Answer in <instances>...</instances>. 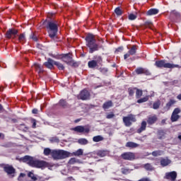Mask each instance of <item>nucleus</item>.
Wrapping results in <instances>:
<instances>
[{"label":"nucleus","mask_w":181,"mask_h":181,"mask_svg":"<svg viewBox=\"0 0 181 181\" xmlns=\"http://www.w3.org/2000/svg\"><path fill=\"white\" fill-rule=\"evenodd\" d=\"M26 175L25 173H21L20 174V177H25Z\"/></svg>","instance_id":"13d9d810"},{"label":"nucleus","mask_w":181,"mask_h":181,"mask_svg":"<svg viewBox=\"0 0 181 181\" xmlns=\"http://www.w3.org/2000/svg\"><path fill=\"white\" fill-rule=\"evenodd\" d=\"M144 168L146 169V170H153V167H152V165L149 163L145 164Z\"/></svg>","instance_id":"a19ab883"},{"label":"nucleus","mask_w":181,"mask_h":181,"mask_svg":"<svg viewBox=\"0 0 181 181\" xmlns=\"http://www.w3.org/2000/svg\"><path fill=\"white\" fill-rule=\"evenodd\" d=\"M135 57H132V58H130L129 59L131 60V62H134V60H135Z\"/></svg>","instance_id":"680f3d73"},{"label":"nucleus","mask_w":181,"mask_h":181,"mask_svg":"<svg viewBox=\"0 0 181 181\" xmlns=\"http://www.w3.org/2000/svg\"><path fill=\"white\" fill-rule=\"evenodd\" d=\"M75 122H78V120H76Z\"/></svg>","instance_id":"69168bd1"},{"label":"nucleus","mask_w":181,"mask_h":181,"mask_svg":"<svg viewBox=\"0 0 181 181\" xmlns=\"http://www.w3.org/2000/svg\"><path fill=\"white\" fill-rule=\"evenodd\" d=\"M145 26L146 28H150V29H152L153 24L151 21H147L145 23Z\"/></svg>","instance_id":"de8ad7c7"},{"label":"nucleus","mask_w":181,"mask_h":181,"mask_svg":"<svg viewBox=\"0 0 181 181\" xmlns=\"http://www.w3.org/2000/svg\"><path fill=\"white\" fill-rule=\"evenodd\" d=\"M24 162H26L31 168H37L38 169H45V168H50V163L34 158L33 157L25 156L23 158Z\"/></svg>","instance_id":"f257e3e1"},{"label":"nucleus","mask_w":181,"mask_h":181,"mask_svg":"<svg viewBox=\"0 0 181 181\" xmlns=\"http://www.w3.org/2000/svg\"><path fill=\"white\" fill-rule=\"evenodd\" d=\"M160 163L161 166L165 168V166H168V165H170V163H172V160H170L168 158H162L160 159Z\"/></svg>","instance_id":"a211bd4d"},{"label":"nucleus","mask_w":181,"mask_h":181,"mask_svg":"<svg viewBox=\"0 0 181 181\" xmlns=\"http://www.w3.org/2000/svg\"><path fill=\"white\" fill-rule=\"evenodd\" d=\"M176 104V100L170 99L168 103H167L165 108L167 110V111H169L170 110V107L175 105Z\"/></svg>","instance_id":"b1692460"},{"label":"nucleus","mask_w":181,"mask_h":181,"mask_svg":"<svg viewBox=\"0 0 181 181\" xmlns=\"http://www.w3.org/2000/svg\"><path fill=\"white\" fill-rule=\"evenodd\" d=\"M33 114H37V109H33L32 110Z\"/></svg>","instance_id":"4d7b16f0"},{"label":"nucleus","mask_w":181,"mask_h":181,"mask_svg":"<svg viewBox=\"0 0 181 181\" xmlns=\"http://www.w3.org/2000/svg\"><path fill=\"white\" fill-rule=\"evenodd\" d=\"M74 163H77V160L74 158H71L69 161V165H74Z\"/></svg>","instance_id":"49530a36"},{"label":"nucleus","mask_w":181,"mask_h":181,"mask_svg":"<svg viewBox=\"0 0 181 181\" xmlns=\"http://www.w3.org/2000/svg\"><path fill=\"white\" fill-rule=\"evenodd\" d=\"M98 41L101 42L102 43H104V40L103 39H101V38L98 39Z\"/></svg>","instance_id":"052dcab7"},{"label":"nucleus","mask_w":181,"mask_h":181,"mask_svg":"<svg viewBox=\"0 0 181 181\" xmlns=\"http://www.w3.org/2000/svg\"><path fill=\"white\" fill-rule=\"evenodd\" d=\"M160 107V100H157L153 103V110H158Z\"/></svg>","instance_id":"f704fd0d"},{"label":"nucleus","mask_w":181,"mask_h":181,"mask_svg":"<svg viewBox=\"0 0 181 181\" xmlns=\"http://www.w3.org/2000/svg\"><path fill=\"white\" fill-rule=\"evenodd\" d=\"M114 117H115V115L113 114L112 112L107 113V115H106V118L107 119H111L114 118Z\"/></svg>","instance_id":"37998d69"},{"label":"nucleus","mask_w":181,"mask_h":181,"mask_svg":"<svg viewBox=\"0 0 181 181\" xmlns=\"http://www.w3.org/2000/svg\"><path fill=\"white\" fill-rule=\"evenodd\" d=\"M159 13V9L157 8H151L148 10L146 13L147 16H152V15H158Z\"/></svg>","instance_id":"4be33fe9"},{"label":"nucleus","mask_w":181,"mask_h":181,"mask_svg":"<svg viewBox=\"0 0 181 181\" xmlns=\"http://www.w3.org/2000/svg\"><path fill=\"white\" fill-rule=\"evenodd\" d=\"M123 122L125 127H131V125H132V122H136V117L135 115H128L126 117H123Z\"/></svg>","instance_id":"6e6552de"},{"label":"nucleus","mask_w":181,"mask_h":181,"mask_svg":"<svg viewBox=\"0 0 181 181\" xmlns=\"http://www.w3.org/2000/svg\"><path fill=\"white\" fill-rule=\"evenodd\" d=\"M93 142H101V141H104V137L102 136H95L93 138Z\"/></svg>","instance_id":"c756f323"},{"label":"nucleus","mask_w":181,"mask_h":181,"mask_svg":"<svg viewBox=\"0 0 181 181\" xmlns=\"http://www.w3.org/2000/svg\"><path fill=\"white\" fill-rule=\"evenodd\" d=\"M51 56H52V57H54L53 56V54H52Z\"/></svg>","instance_id":"338daca9"},{"label":"nucleus","mask_w":181,"mask_h":181,"mask_svg":"<svg viewBox=\"0 0 181 181\" xmlns=\"http://www.w3.org/2000/svg\"><path fill=\"white\" fill-rule=\"evenodd\" d=\"M146 129V122L143 121L141 122L140 128L137 130L138 134H141V132H144Z\"/></svg>","instance_id":"393cba45"},{"label":"nucleus","mask_w":181,"mask_h":181,"mask_svg":"<svg viewBox=\"0 0 181 181\" xmlns=\"http://www.w3.org/2000/svg\"><path fill=\"white\" fill-rule=\"evenodd\" d=\"M103 65V57L98 56L95 57V59L89 61L88 66L89 69H98L100 66Z\"/></svg>","instance_id":"423d86ee"},{"label":"nucleus","mask_w":181,"mask_h":181,"mask_svg":"<svg viewBox=\"0 0 181 181\" xmlns=\"http://www.w3.org/2000/svg\"><path fill=\"white\" fill-rule=\"evenodd\" d=\"M98 156H101V158H103V156H105V152L104 151H99L98 153Z\"/></svg>","instance_id":"3c124183"},{"label":"nucleus","mask_w":181,"mask_h":181,"mask_svg":"<svg viewBox=\"0 0 181 181\" xmlns=\"http://www.w3.org/2000/svg\"><path fill=\"white\" fill-rule=\"evenodd\" d=\"M124 50V47H120L116 49V52H122Z\"/></svg>","instance_id":"5fc2aeb1"},{"label":"nucleus","mask_w":181,"mask_h":181,"mask_svg":"<svg viewBox=\"0 0 181 181\" xmlns=\"http://www.w3.org/2000/svg\"><path fill=\"white\" fill-rule=\"evenodd\" d=\"M0 91H4V87H0Z\"/></svg>","instance_id":"0e129e2a"},{"label":"nucleus","mask_w":181,"mask_h":181,"mask_svg":"<svg viewBox=\"0 0 181 181\" xmlns=\"http://www.w3.org/2000/svg\"><path fill=\"white\" fill-rule=\"evenodd\" d=\"M33 69H35V70L37 71L38 74H42V73H43V67H42L39 64H34Z\"/></svg>","instance_id":"412c9836"},{"label":"nucleus","mask_w":181,"mask_h":181,"mask_svg":"<svg viewBox=\"0 0 181 181\" xmlns=\"http://www.w3.org/2000/svg\"><path fill=\"white\" fill-rule=\"evenodd\" d=\"M135 72L136 74H145L146 76H151V72L149 70L145 68L139 67L136 69Z\"/></svg>","instance_id":"dca6fc26"},{"label":"nucleus","mask_w":181,"mask_h":181,"mask_svg":"<svg viewBox=\"0 0 181 181\" xmlns=\"http://www.w3.org/2000/svg\"><path fill=\"white\" fill-rule=\"evenodd\" d=\"M28 177H30L32 179V180H37V177H36V176H35V174H33V173L30 172L28 174Z\"/></svg>","instance_id":"79ce46f5"},{"label":"nucleus","mask_w":181,"mask_h":181,"mask_svg":"<svg viewBox=\"0 0 181 181\" xmlns=\"http://www.w3.org/2000/svg\"><path fill=\"white\" fill-rule=\"evenodd\" d=\"M84 153V151L81 148L78 149L76 151L73 153L74 156H81Z\"/></svg>","instance_id":"c85d7f7f"},{"label":"nucleus","mask_w":181,"mask_h":181,"mask_svg":"<svg viewBox=\"0 0 181 181\" xmlns=\"http://www.w3.org/2000/svg\"><path fill=\"white\" fill-rule=\"evenodd\" d=\"M158 121V117H156V115H154L153 116H149L147 119V124L148 125H153L155 122Z\"/></svg>","instance_id":"f3484780"},{"label":"nucleus","mask_w":181,"mask_h":181,"mask_svg":"<svg viewBox=\"0 0 181 181\" xmlns=\"http://www.w3.org/2000/svg\"><path fill=\"white\" fill-rule=\"evenodd\" d=\"M155 66H156V67H158L159 69H162V67H163L164 69L180 68V66L177 64L166 63L165 60L156 61L155 63Z\"/></svg>","instance_id":"39448f33"},{"label":"nucleus","mask_w":181,"mask_h":181,"mask_svg":"<svg viewBox=\"0 0 181 181\" xmlns=\"http://www.w3.org/2000/svg\"><path fill=\"white\" fill-rule=\"evenodd\" d=\"M32 122H33V128H36V120L33 119Z\"/></svg>","instance_id":"864d4df0"},{"label":"nucleus","mask_w":181,"mask_h":181,"mask_svg":"<svg viewBox=\"0 0 181 181\" xmlns=\"http://www.w3.org/2000/svg\"><path fill=\"white\" fill-rule=\"evenodd\" d=\"M78 98L83 100H90V92L86 89L83 90L79 93Z\"/></svg>","instance_id":"2eb2a0df"},{"label":"nucleus","mask_w":181,"mask_h":181,"mask_svg":"<svg viewBox=\"0 0 181 181\" xmlns=\"http://www.w3.org/2000/svg\"><path fill=\"white\" fill-rule=\"evenodd\" d=\"M4 170L8 176H11V177L15 176L16 170L11 165H5L4 167Z\"/></svg>","instance_id":"4468645a"},{"label":"nucleus","mask_w":181,"mask_h":181,"mask_svg":"<svg viewBox=\"0 0 181 181\" xmlns=\"http://www.w3.org/2000/svg\"><path fill=\"white\" fill-rule=\"evenodd\" d=\"M112 106V101L109 100L107 102H105L103 105V108H104V110H108V108H110V107Z\"/></svg>","instance_id":"cd10ccee"},{"label":"nucleus","mask_w":181,"mask_h":181,"mask_svg":"<svg viewBox=\"0 0 181 181\" xmlns=\"http://www.w3.org/2000/svg\"><path fill=\"white\" fill-rule=\"evenodd\" d=\"M18 30L15 28H11L7 30L6 33V37L7 39H15L16 37V35H18Z\"/></svg>","instance_id":"f8f14e48"},{"label":"nucleus","mask_w":181,"mask_h":181,"mask_svg":"<svg viewBox=\"0 0 181 181\" xmlns=\"http://www.w3.org/2000/svg\"><path fill=\"white\" fill-rule=\"evenodd\" d=\"M129 51L127 54L124 55V60H127L128 57L130 56H134V54H136V50H138V46L137 45H132V47L129 48Z\"/></svg>","instance_id":"1a4fd4ad"},{"label":"nucleus","mask_w":181,"mask_h":181,"mask_svg":"<svg viewBox=\"0 0 181 181\" xmlns=\"http://www.w3.org/2000/svg\"><path fill=\"white\" fill-rule=\"evenodd\" d=\"M142 94H144L142 90L138 88L136 89V98H141Z\"/></svg>","instance_id":"7c9ffc66"},{"label":"nucleus","mask_w":181,"mask_h":181,"mask_svg":"<svg viewBox=\"0 0 181 181\" xmlns=\"http://www.w3.org/2000/svg\"><path fill=\"white\" fill-rule=\"evenodd\" d=\"M149 100V96H146L144 98H140L137 100L138 104H142V103H146Z\"/></svg>","instance_id":"72a5a7b5"},{"label":"nucleus","mask_w":181,"mask_h":181,"mask_svg":"<svg viewBox=\"0 0 181 181\" xmlns=\"http://www.w3.org/2000/svg\"><path fill=\"white\" fill-rule=\"evenodd\" d=\"M125 146L126 148H130V149H135V148H139V144L132 141H129L126 144Z\"/></svg>","instance_id":"aec40b11"},{"label":"nucleus","mask_w":181,"mask_h":181,"mask_svg":"<svg viewBox=\"0 0 181 181\" xmlns=\"http://www.w3.org/2000/svg\"><path fill=\"white\" fill-rule=\"evenodd\" d=\"M121 171L123 175H128V173H131V170L129 168H123L121 169Z\"/></svg>","instance_id":"58836bf2"},{"label":"nucleus","mask_w":181,"mask_h":181,"mask_svg":"<svg viewBox=\"0 0 181 181\" xmlns=\"http://www.w3.org/2000/svg\"><path fill=\"white\" fill-rule=\"evenodd\" d=\"M30 39H33L35 42H37V37L35 34L32 33L30 35Z\"/></svg>","instance_id":"09e8293b"},{"label":"nucleus","mask_w":181,"mask_h":181,"mask_svg":"<svg viewBox=\"0 0 181 181\" xmlns=\"http://www.w3.org/2000/svg\"><path fill=\"white\" fill-rule=\"evenodd\" d=\"M69 156H70V153L64 150H53L52 151V158L54 160L66 159V158H69Z\"/></svg>","instance_id":"20e7f679"},{"label":"nucleus","mask_w":181,"mask_h":181,"mask_svg":"<svg viewBox=\"0 0 181 181\" xmlns=\"http://www.w3.org/2000/svg\"><path fill=\"white\" fill-rule=\"evenodd\" d=\"M180 109L179 107H177L173 110V114H175L177 115V114H180Z\"/></svg>","instance_id":"8fccbe9b"},{"label":"nucleus","mask_w":181,"mask_h":181,"mask_svg":"<svg viewBox=\"0 0 181 181\" xmlns=\"http://www.w3.org/2000/svg\"><path fill=\"white\" fill-rule=\"evenodd\" d=\"M129 21H135L136 19V15L131 13L129 15Z\"/></svg>","instance_id":"a18cd8bd"},{"label":"nucleus","mask_w":181,"mask_h":181,"mask_svg":"<svg viewBox=\"0 0 181 181\" xmlns=\"http://www.w3.org/2000/svg\"><path fill=\"white\" fill-rule=\"evenodd\" d=\"M176 177H177V173H176V171H172L166 173L164 179L170 181H175Z\"/></svg>","instance_id":"ddd939ff"},{"label":"nucleus","mask_w":181,"mask_h":181,"mask_svg":"<svg viewBox=\"0 0 181 181\" xmlns=\"http://www.w3.org/2000/svg\"><path fill=\"white\" fill-rule=\"evenodd\" d=\"M86 46L89 47V53L92 54L97 52L99 49H103V45L97 44L95 36L92 34H88L86 37Z\"/></svg>","instance_id":"f03ea898"},{"label":"nucleus","mask_w":181,"mask_h":181,"mask_svg":"<svg viewBox=\"0 0 181 181\" xmlns=\"http://www.w3.org/2000/svg\"><path fill=\"white\" fill-rule=\"evenodd\" d=\"M47 29H48V33L51 39H54L57 35L59 27L57 24L53 21H49L47 23Z\"/></svg>","instance_id":"7ed1b4c3"},{"label":"nucleus","mask_w":181,"mask_h":181,"mask_svg":"<svg viewBox=\"0 0 181 181\" xmlns=\"http://www.w3.org/2000/svg\"><path fill=\"white\" fill-rule=\"evenodd\" d=\"M54 65L57 66V67H58L59 70H64V66L62 64L58 62H55Z\"/></svg>","instance_id":"e433bc0d"},{"label":"nucleus","mask_w":181,"mask_h":181,"mask_svg":"<svg viewBox=\"0 0 181 181\" xmlns=\"http://www.w3.org/2000/svg\"><path fill=\"white\" fill-rule=\"evenodd\" d=\"M62 59L64 62V63H66V64H69V66L78 67V63L74 62V60H73V57L69 54H63Z\"/></svg>","instance_id":"0eeeda50"},{"label":"nucleus","mask_w":181,"mask_h":181,"mask_svg":"<svg viewBox=\"0 0 181 181\" xmlns=\"http://www.w3.org/2000/svg\"><path fill=\"white\" fill-rule=\"evenodd\" d=\"M120 157L124 160H135V153L132 152H125L121 154Z\"/></svg>","instance_id":"9b49d317"},{"label":"nucleus","mask_w":181,"mask_h":181,"mask_svg":"<svg viewBox=\"0 0 181 181\" xmlns=\"http://www.w3.org/2000/svg\"><path fill=\"white\" fill-rule=\"evenodd\" d=\"M180 118V116L178 115H175L173 113L171 115L172 122H176V121H177V119H179Z\"/></svg>","instance_id":"473e14b6"},{"label":"nucleus","mask_w":181,"mask_h":181,"mask_svg":"<svg viewBox=\"0 0 181 181\" xmlns=\"http://www.w3.org/2000/svg\"><path fill=\"white\" fill-rule=\"evenodd\" d=\"M18 42L19 43H21V45H23L26 42V35L25 33H21L18 35Z\"/></svg>","instance_id":"5701e85b"},{"label":"nucleus","mask_w":181,"mask_h":181,"mask_svg":"<svg viewBox=\"0 0 181 181\" xmlns=\"http://www.w3.org/2000/svg\"><path fill=\"white\" fill-rule=\"evenodd\" d=\"M71 130L74 131L75 132H84L85 134H88V132H90V127L87 126H77L76 127L72 128Z\"/></svg>","instance_id":"9d476101"},{"label":"nucleus","mask_w":181,"mask_h":181,"mask_svg":"<svg viewBox=\"0 0 181 181\" xmlns=\"http://www.w3.org/2000/svg\"><path fill=\"white\" fill-rule=\"evenodd\" d=\"M5 138V135L2 133H0V139H4Z\"/></svg>","instance_id":"6e6d98bb"},{"label":"nucleus","mask_w":181,"mask_h":181,"mask_svg":"<svg viewBox=\"0 0 181 181\" xmlns=\"http://www.w3.org/2000/svg\"><path fill=\"white\" fill-rule=\"evenodd\" d=\"M163 153V151L158 150V151H153L151 155L153 156H160V155H162Z\"/></svg>","instance_id":"c9c22d12"},{"label":"nucleus","mask_w":181,"mask_h":181,"mask_svg":"<svg viewBox=\"0 0 181 181\" xmlns=\"http://www.w3.org/2000/svg\"><path fill=\"white\" fill-rule=\"evenodd\" d=\"M177 100H181V93L177 96Z\"/></svg>","instance_id":"bf43d9fd"},{"label":"nucleus","mask_w":181,"mask_h":181,"mask_svg":"<svg viewBox=\"0 0 181 181\" xmlns=\"http://www.w3.org/2000/svg\"><path fill=\"white\" fill-rule=\"evenodd\" d=\"M59 105H60V107H62V108H67V107H69V104L64 99L59 100Z\"/></svg>","instance_id":"bb28decb"},{"label":"nucleus","mask_w":181,"mask_h":181,"mask_svg":"<svg viewBox=\"0 0 181 181\" xmlns=\"http://www.w3.org/2000/svg\"><path fill=\"white\" fill-rule=\"evenodd\" d=\"M115 13L116 15H117V16H121V15H122V10H121L119 7H117L115 9Z\"/></svg>","instance_id":"ea45409f"},{"label":"nucleus","mask_w":181,"mask_h":181,"mask_svg":"<svg viewBox=\"0 0 181 181\" xmlns=\"http://www.w3.org/2000/svg\"><path fill=\"white\" fill-rule=\"evenodd\" d=\"M99 70L100 73H107V71H108V69H107L106 68H100Z\"/></svg>","instance_id":"603ef678"},{"label":"nucleus","mask_w":181,"mask_h":181,"mask_svg":"<svg viewBox=\"0 0 181 181\" xmlns=\"http://www.w3.org/2000/svg\"><path fill=\"white\" fill-rule=\"evenodd\" d=\"M135 90H136V88H128L129 95H131V97H132V95L135 94Z\"/></svg>","instance_id":"4c0bfd02"},{"label":"nucleus","mask_w":181,"mask_h":181,"mask_svg":"<svg viewBox=\"0 0 181 181\" xmlns=\"http://www.w3.org/2000/svg\"><path fill=\"white\" fill-rule=\"evenodd\" d=\"M49 141H50V142H57V143L60 142V140H59V138H57L56 136L50 138Z\"/></svg>","instance_id":"c03bdc74"},{"label":"nucleus","mask_w":181,"mask_h":181,"mask_svg":"<svg viewBox=\"0 0 181 181\" xmlns=\"http://www.w3.org/2000/svg\"><path fill=\"white\" fill-rule=\"evenodd\" d=\"M54 63H56V62H54L53 59H48L47 62H45L44 64V65L45 66V67H47V69H53V64H54Z\"/></svg>","instance_id":"6ab92c4d"},{"label":"nucleus","mask_w":181,"mask_h":181,"mask_svg":"<svg viewBox=\"0 0 181 181\" xmlns=\"http://www.w3.org/2000/svg\"><path fill=\"white\" fill-rule=\"evenodd\" d=\"M44 155L45 156H49V155H51L52 158H53V150L46 148L44 149Z\"/></svg>","instance_id":"a878e982"},{"label":"nucleus","mask_w":181,"mask_h":181,"mask_svg":"<svg viewBox=\"0 0 181 181\" xmlns=\"http://www.w3.org/2000/svg\"><path fill=\"white\" fill-rule=\"evenodd\" d=\"M78 144H79V145H87V144H88V140H87V139H79L78 140Z\"/></svg>","instance_id":"2f4dec72"},{"label":"nucleus","mask_w":181,"mask_h":181,"mask_svg":"<svg viewBox=\"0 0 181 181\" xmlns=\"http://www.w3.org/2000/svg\"><path fill=\"white\" fill-rule=\"evenodd\" d=\"M2 109H3V107H2V105H1V104H0V111H2Z\"/></svg>","instance_id":"e2e57ef3"}]
</instances>
